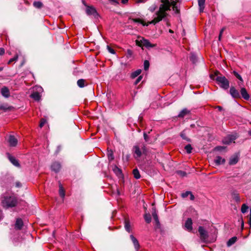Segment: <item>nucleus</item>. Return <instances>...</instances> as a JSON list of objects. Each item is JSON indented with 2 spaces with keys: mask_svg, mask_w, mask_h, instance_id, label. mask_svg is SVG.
<instances>
[{
  "mask_svg": "<svg viewBox=\"0 0 251 251\" xmlns=\"http://www.w3.org/2000/svg\"><path fill=\"white\" fill-rule=\"evenodd\" d=\"M162 3L159 5L158 9L155 11L153 15V19L150 22L146 23L144 20L139 18L133 19V21L135 23H139L143 26H148L150 24H155L164 19L168 15V12L171 10V8L176 13H179V9L177 8V2L178 1H161Z\"/></svg>",
  "mask_w": 251,
  "mask_h": 251,
  "instance_id": "obj_1",
  "label": "nucleus"
},
{
  "mask_svg": "<svg viewBox=\"0 0 251 251\" xmlns=\"http://www.w3.org/2000/svg\"><path fill=\"white\" fill-rule=\"evenodd\" d=\"M18 202L17 198L13 194L6 193L1 197V203L2 206L5 208L15 207Z\"/></svg>",
  "mask_w": 251,
  "mask_h": 251,
  "instance_id": "obj_2",
  "label": "nucleus"
},
{
  "mask_svg": "<svg viewBox=\"0 0 251 251\" xmlns=\"http://www.w3.org/2000/svg\"><path fill=\"white\" fill-rule=\"evenodd\" d=\"M146 147L144 144L135 145L133 148V155L136 159L140 157L142 154L146 153Z\"/></svg>",
  "mask_w": 251,
  "mask_h": 251,
  "instance_id": "obj_3",
  "label": "nucleus"
},
{
  "mask_svg": "<svg viewBox=\"0 0 251 251\" xmlns=\"http://www.w3.org/2000/svg\"><path fill=\"white\" fill-rule=\"evenodd\" d=\"M218 84L220 87L225 90L227 89L229 87V82L227 79L224 76H219L216 78Z\"/></svg>",
  "mask_w": 251,
  "mask_h": 251,
  "instance_id": "obj_4",
  "label": "nucleus"
},
{
  "mask_svg": "<svg viewBox=\"0 0 251 251\" xmlns=\"http://www.w3.org/2000/svg\"><path fill=\"white\" fill-rule=\"evenodd\" d=\"M83 3L86 6L85 11L88 16H93L95 18H97L99 14L96 9L92 6L87 5L85 4V1H82Z\"/></svg>",
  "mask_w": 251,
  "mask_h": 251,
  "instance_id": "obj_5",
  "label": "nucleus"
},
{
  "mask_svg": "<svg viewBox=\"0 0 251 251\" xmlns=\"http://www.w3.org/2000/svg\"><path fill=\"white\" fill-rule=\"evenodd\" d=\"M136 44L140 47L144 46L147 48H153L155 46V45L152 44L150 42L144 38H142L140 40L136 41Z\"/></svg>",
  "mask_w": 251,
  "mask_h": 251,
  "instance_id": "obj_6",
  "label": "nucleus"
},
{
  "mask_svg": "<svg viewBox=\"0 0 251 251\" xmlns=\"http://www.w3.org/2000/svg\"><path fill=\"white\" fill-rule=\"evenodd\" d=\"M237 138L236 134L228 135L225 137L223 140V143L224 144L229 145L232 142H234V141Z\"/></svg>",
  "mask_w": 251,
  "mask_h": 251,
  "instance_id": "obj_7",
  "label": "nucleus"
},
{
  "mask_svg": "<svg viewBox=\"0 0 251 251\" xmlns=\"http://www.w3.org/2000/svg\"><path fill=\"white\" fill-rule=\"evenodd\" d=\"M198 231L200 235L201 239L203 241H205L208 238L207 232L201 226L199 227Z\"/></svg>",
  "mask_w": 251,
  "mask_h": 251,
  "instance_id": "obj_8",
  "label": "nucleus"
},
{
  "mask_svg": "<svg viewBox=\"0 0 251 251\" xmlns=\"http://www.w3.org/2000/svg\"><path fill=\"white\" fill-rule=\"evenodd\" d=\"M7 141L10 147H15L18 143L17 139L14 135H12L9 136Z\"/></svg>",
  "mask_w": 251,
  "mask_h": 251,
  "instance_id": "obj_9",
  "label": "nucleus"
},
{
  "mask_svg": "<svg viewBox=\"0 0 251 251\" xmlns=\"http://www.w3.org/2000/svg\"><path fill=\"white\" fill-rule=\"evenodd\" d=\"M229 93L233 98H240L239 92L234 87H231L230 88Z\"/></svg>",
  "mask_w": 251,
  "mask_h": 251,
  "instance_id": "obj_10",
  "label": "nucleus"
},
{
  "mask_svg": "<svg viewBox=\"0 0 251 251\" xmlns=\"http://www.w3.org/2000/svg\"><path fill=\"white\" fill-rule=\"evenodd\" d=\"M61 164L58 162H53L51 165V169L55 173L58 172L61 169Z\"/></svg>",
  "mask_w": 251,
  "mask_h": 251,
  "instance_id": "obj_11",
  "label": "nucleus"
},
{
  "mask_svg": "<svg viewBox=\"0 0 251 251\" xmlns=\"http://www.w3.org/2000/svg\"><path fill=\"white\" fill-rule=\"evenodd\" d=\"M185 228L189 231L192 230V220L191 218H188L185 223Z\"/></svg>",
  "mask_w": 251,
  "mask_h": 251,
  "instance_id": "obj_12",
  "label": "nucleus"
},
{
  "mask_svg": "<svg viewBox=\"0 0 251 251\" xmlns=\"http://www.w3.org/2000/svg\"><path fill=\"white\" fill-rule=\"evenodd\" d=\"M130 238L134 246L136 251H138L140 248V245L138 240L133 235H130Z\"/></svg>",
  "mask_w": 251,
  "mask_h": 251,
  "instance_id": "obj_13",
  "label": "nucleus"
},
{
  "mask_svg": "<svg viewBox=\"0 0 251 251\" xmlns=\"http://www.w3.org/2000/svg\"><path fill=\"white\" fill-rule=\"evenodd\" d=\"M8 159L12 163L14 166L19 167L20 166V164L19 163L18 160L14 156L8 155Z\"/></svg>",
  "mask_w": 251,
  "mask_h": 251,
  "instance_id": "obj_14",
  "label": "nucleus"
},
{
  "mask_svg": "<svg viewBox=\"0 0 251 251\" xmlns=\"http://www.w3.org/2000/svg\"><path fill=\"white\" fill-rule=\"evenodd\" d=\"M23 226V222L22 220L20 218H18L16 220L15 224V228L16 229L20 230L22 229V227Z\"/></svg>",
  "mask_w": 251,
  "mask_h": 251,
  "instance_id": "obj_15",
  "label": "nucleus"
},
{
  "mask_svg": "<svg viewBox=\"0 0 251 251\" xmlns=\"http://www.w3.org/2000/svg\"><path fill=\"white\" fill-rule=\"evenodd\" d=\"M241 94L242 97L246 100H248L250 98V96L248 93L246 89L245 88H242L241 89Z\"/></svg>",
  "mask_w": 251,
  "mask_h": 251,
  "instance_id": "obj_16",
  "label": "nucleus"
},
{
  "mask_svg": "<svg viewBox=\"0 0 251 251\" xmlns=\"http://www.w3.org/2000/svg\"><path fill=\"white\" fill-rule=\"evenodd\" d=\"M1 95L5 98H8L10 96L9 90L6 87H4L1 88Z\"/></svg>",
  "mask_w": 251,
  "mask_h": 251,
  "instance_id": "obj_17",
  "label": "nucleus"
},
{
  "mask_svg": "<svg viewBox=\"0 0 251 251\" xmlns=\"http://www.w3.org/2000/svg\"><path fill=\"white\" fill-rule=\"evenodd\" d=\"M214 162L216 165H220L225 163V159L222 158L221 156H216V158L214 159Z\"/></svg>",
  "mask_w": 251,
  "mask_h": 251,
  "instance_id": "obj_18",
  "label": "nucleus"
},
{
  "mask_svg": "<svg viewBox=\"0 0 251 251\" xmlns=\"http://www.w3.org/2000/svg\"><path fill=\"white\" fill-rule=\"evenodd\" d=\"M190 111L188 110L186 108H184L183 110H182L178 115V117L179 118H183L186 115L189 114Z\"/></svg>",
  "mask_w": 251,
  "mask_h": 251,
  "instance_id": "obj_19",
  "label": "nucleus"
},
{
  "mask_svg": "<svg viewBox=\"0 0 251 251\" xmlns=\"http://www.w3.org/2000/svg\"><path fill=\"white\" fill-rule=\"evenodd\" d=\"M86 81L84 79H79L77 81V84L80 88H83L85 86Z\"/></svg>",
  "mask_w": 251,
  "mask_h": 251,
  "instance_id": "obj_20",
  "label": "nucleus"
},
{
  "mask_svg": "<svg viewBox=\"0 0 251 251\" xmlns=\"http://www.w3.org/2000/svg\"><path fill=\"white\" fill-rule=\"evenodd\" d=\"M237 238L235 236L232 237L227 242V246L229 247L234 244L237 241Z\"/></svg>",
  "mask_w": 251,
  "mask_h": 251,
  "instance_id": "obj_21",
  "label": "nucleus"
},
{
  "mask_svg": "<svg viewBox=\"0 0 251 251\" xmlns=\"http://www.w3.org/2000/svg\"><path fill=\"white\" fill-rule=\"evenodd\" d=\"M31 97L36 100H39L40 99L41 96L38 92H34L31 95Z\"/></svg>",
  "mask_w": 251,
  "mask_h": 251,
  "instance_id": "obj_22",
  "label": "nucleus"
},
{
  "mask_svg": "<svg viewBox=\"0 0 251 251\" xmlns=\"http://www.w3.org/2000/svg\"><path fill=\"white\" fill-rule=\"evenodd\" d=\"M125 227L128 232H131L130 223L128 220H126L125 222Z\"/></svg>",
  "mask_w": 251,
  "mask_h": 251,
  "instance_id": "obj_23",
  "label": "nucleus"
},
{
  "mask_svg": "<svg viewBox=\"0 0 251 251\" xmlns=\"http://www.w3.org/2000/svg\"><path fill=\"white\" fill-rule=\"evenodd\" d=\"M133 174L134 177L136 179H139L141 177L140 173H139V171L137 169H134L133 170Z\"/></svg>",
  "mask_w": 251,
  "mask_h": 251,
  "instance_id": "obj_24",
  "label": "nucleus"
},
{
  "mask_svg": "<svg viewBox=\"0 0 251 251\" xmlns=\"http://www.w3.org/2000/svg\"><path fill=\"white\" fill-rule=\"evenodd\" d=\"M198 3L200 11L201 12L203 11L204 8L205 1H198Z\"/></svg>",
  "mask_w": 251,
  "mask_h": 251,
  "instance_id": "obj_25",
  "label": "nucleus"
},
{
  "mask_svg": "<svg viewBox=\"0 0 251 251\" xmlns=\"http://www.w3.org/2000/svg\"><path fill=\"white\" fill-rule=\"evenodd\" d=\"M141 73V70L140 69L137 70L136 71L133 72L131 75V77L132 78H134L139 75Z\"/></svg>",
  "mask_w": 251,
  "mask_h": 251,
  "instance_id": "obj_26",
  "label": "nucleus"
},
{
  "mask_svg": "<svg viewBox=\"0 0 251 251\" xmlns=\"http://www.w3.org/2000/svg\"><path fill=\"white\" fill-rule=\"evenodd\" d=\"M33 4L35 7L37 8H40L43 6V3L41 1H34Z\"/></svg>",
  "mask_w": 251,
  "mask_h": 251,
  "instance_id": "obj_27",
  "label": "nucleus"
},
{
  "mask_svg": "<svg viewBox=\"0 0 251 251\" xmlns=\"http://www.w3.org/2000/svg\"><path fill=\"white\" fill-rule=\"evenodd\" d=\"M238 161V159L237 157H233L230 159L229 163L230 165H234L237 163Z\"/></svg>",
  "mask_w": 251,
  "mask_h": 251,
  "instance_id": "obj_28",
  "label": "nucleus"
},
{
  "mask_svg": "<svg viewBox=\"0 0 251 251\" xmlns=\"http://www.w3.org/2000/svg\"><path fill=\"white\" fill-rule=\"evenodd\" d=\"M59 193L60 196L62 198H64V196H65V191H64V190L63 189V188L62 186L61 185V184L59 185Z\"/></svg>",
  "mask_w": 251,
  "mask_h": 251,
  "instance_id": "obj_29",
  "label": "nucleus"
},
{
  "mask_svg": "<svg viewBox=\"0 0 251 251\" xmlns=\"http://www.w3.org/2000/svg\"><path fill=\"white\" fill-rule=\"evenodd\" d=\"M107 156L109 161H112L114 159V157L113 153L111 150L108 151Z\"/></svg>",
  "mask_w": 251,
  "mask_h": 251,
  "instance_id": "obj_30",
  "label": "nucleus"
},
{
  "mask_svg": "<svg viewBox=\"0 0 251 251\" xmlns=\"http://www.w3.org/2000/svg\"><path fill=\"white\" fill-rule=\"evenodd\" d=\"M152 217L154 219V220L155 221L157 224H159V219L157 216V213L156 211L154 210V211L152 213Z\"/></svg>",
  "mask_w": 251,
  "mask_h": 251,
  "instance_id": "obj_31",
  "label": "nucleus"
},
{
  "mask_svg": "<svg viewBox=\"0 0 251 251\" xmlns=\"http://www.w3.org/2000/svg\"><path fill=\"white\" fill-rule=\"evenodd\" d=\"M144 219L147 223H150L151 220V216L150 214H145Z\"/></svg>",
  "mask_w": 251,
  "mask_h": 251,
  "instance_id": "obj_32",
  "label": "nucleus"
},
{
  "mask_svg": "<svg viewBox=\"0 0 251 251\" xmlns=\"http://www.w3.org/2000/svg\"><path fill=\"white\" fill-rule=\"evenodd\" d=\"M185 150L188 153H190L192 152V148L190 144H188L185 147Z\"/></svg>",
  "mask_w": 251,
  "mask_h": 251,
  "instance_id": "obj_33",
  "label": "nucleus"
},
{
  "mask_svg": "<svg viewBox=\"0 0 251 251\" xmlns=\"http://www.w3.org/2000/svg\"><path fill=\"white\" fill-rule=\"evenodd\" d=\"M248 208V206H247L246 204H243L241 206V212L243 213H245L247 211Z\"/></svg>",
  "mask_w": 251,
  "mask_h": 251,
  "instance_id": "obj_34",
  "label": "nucleus"
},
{
  "mask_svg": "<svg viewBox=\"0 0 251 251\" xmlns=\"http://www.w3.org/2000/svg\"><path fill=\"white\" fill-rule=\"evenodd\" d=\"M233 74L241 82H243V80L241 76L236 71H233Z\"/></svg>",
  "mask_w": 251,
  "mask_h": 251,
  "instance_id": "obj_35",
  "label": "nucleus"
},
{
  "mask_svg": "<svg viewBox=\"0 0 251 251\" xmlns=\"http://www.w3.org/2000/svg\"><path fill=\"white\" fill-rule=\"evenodd\" d=\"M180 136L182 137L183 139L187 140V141H190V140L187 137L186 133H185L184 131H183L182 132H181Z\"/></svg>",
  "mask_w": 251,
  "mask_h": 251,
  "instance_id": "obj_36",
  "label": "nucleus"
},
{
  "mask_svg": "<svg viewBox=\"0 0 251 251\" xmlns=\"http://www.w3.org/2000/svg\"><path fill=\"white\" fill-rule=\"evenodd\" d=\"M149 66H150V63H149V61L145 60L144 62V68L145 70L146 71V70H148Z\"/></svg>",
  "mask_w": 251,
  "mask_h": 251,
  "instance_id": "obj_37",
  "label": "nucleus"
},
{
  "mask_svg": "<svg viewBox=\"0 0 251 251\" xmlns=\"http://www.w3.org/2000/svg\"><path fill=\"white\" fill-rule=\"evenodd\" d=\"M113 171L115 172L116 174L117 175H121L122 174V171L120 169L118 168L117 167L115 166L113 169Z\"/></svg>",
  "mask_w": 251,
  "mask_h": 251,
  "instance_id": "obj_38",
  "label": "nucleus"
},
{
  "mask_svg": "<svg viewBox=\"0 0 251 251\" xmlns=\"http://www.w3.org/2000/svg\"><path fill=\"white\" fill-rule=\"evenodd\" d=\"M233 199L235 200L236 201L238 202L240 201V198L238 194H234L233 196Z\"/></svg>",
  "mask_w": 251,
  "mask_h": 251,
  "instance_id": "obj_39",
  "label": "nucleus"
},
{
  "mask_svg": "<svg viewBox=\"0 0 251 251\" xmlns=\"http://www.w3.org/2000/svg\"><path fill=\"white\" fill-rule=\"evenodd\" d=\"M18 55H15L13 58L10 59L8 62V64H10V63H11L12 62H13V61H16L18 59Z\"/></svg>",
  "mask_w": 251,
  "mask_h": 251,
  "instance_id": "obj_40",
  "label": "nucleus"
},
{
  "mask_svg": "<svg viewBox=\"0 0 251 251\" xmlns=\"http://www.w3.org/2000/svg\"><path fill=\"white\" fill-rule=\"evenodd\" d=\"M189 194H190V191H186L181 194V197L183 198H185L189 195Z\"/></svg>",
  "mask_w": 251,
  "mask_h": 251,
  "instance_id": "obj_41",
  "label": "nucleus"
},
{
  "mask_svg": "<svg viewBox=\"0 0 251 251\" xmlns=\"http://www.w3.org/2000/svg\"><path fill=\"white\" fill-rule=\"evenodd\" d=\"M107 49L108 51L110 53H111L112 54H115V51L113 49L111 48L110 46H107Z\"/></svg>",
  "mask_w": 251,
  "mask_h": 251,
  "instance_id": "obj_42",
  "label": "nucleus"
},
{
  "mask_svg": "<svg viewBox=\"0 0 251 251\" xmlns=\"http://www.w3.org/2000/svg\"><path fill=\"white\" fill-rule=\"evenodd\" d=\"M46 122V120L45 119H42L41 120L40 125H39L40 127L41 128H42L44 126V125L45 124Z\"/></svg>",
  "mask_w": 251,
  "mask_h": 251,
  "instance_id": "obj_43",
  "label": "nucleus"
},
{
  "mask_svg": "<svg viewBox=\"0 0 251 251\" xmlns=\"http://www.w3.org/2000/svg\"><path fill=\"white\" fill-rule=\"evenodd\" d=\"M156 6L154 5H153L149 7V10L151 12H153L156 10Z\"/></svg>",
  "mask_w": 251,
  "mask_h": 251,
  "instance_id": "obj_44",
  "label": "nucleus"
},
{
  "mask_svg": "<svg viewBox=\"0 0 251 251\" xmlns=\"http://www.w3.org/2000/svg\"><path fill=\"white\" fill-rule=\"evenodd\" d=\"M177 173L182 176H185L186 175V172L182 171H177Z\"/></svg>",
  "mask_w": 251,
  "mask_h": 251,
  "instance_id": "obj_45",
  "label": "nucleus"
},
{
  "mask_svg": "<svg viewBox=\"0 0 251 251\" xmlns=\"http://www.w3.org/2000/svg\"><path fill=\"white\" fill-rule=\"evenodd\" d=\"M142 76H139L137 79L136 80V81H135V83H134V84L135 85H137L142 79Z\"/></svg>",
  "mask_w": 251,
  "mask_h": 251,
  "instance_id": "obj_46",
  "label": "nucleus"
},
{
  "mask_svg": "<svg viewBox=\"0 0 251 251\" xmlns=\"http://www.w3.org/2000/svg\"><path fill=\"white\" fill-rule=\"evenodd\" d=\"M127 57H130L132 55V51L130 50H127Z\"/></svg>",
  "mask_w": 251,
  "mask_h": 251,
  "instance_id": "obj_47",
  "label": "nucleus"
},
{
  "mask_svg": "<svg viewBox=\"0 0 251 251\" xmlns=\"http://www.w3.org/2000/svg\"><path fill=\"white\" fill-rule=\"evenodd\" d=\"M196 59V56L194 54H192L190 56V60L193 61V62H195V60Z\"/></svg>",
  "mask_w": 251,
  "mask_h": 251,
  "instance_id": "obj_48",
  "label": "nucleus"
},
{
  "mask_svg": "<svg viewBox=\"0 0 251 251\" xmlns=\"http://www.w3.org/2000/svg\"><path fill=\"white\" fill-rule=\"evenodd\" d=\"M190 196V199L191 200V201H193L195 199V197L193 195V194L191 192H190V194H189V195Z\"/></svg>",
  "mask_w": 251,
  "mask_h": 251,
  "instance_id": "obj_49",
  "label": "nucleus"
},
{
  "mask_svg": "<svg viewBox=\"0 0 251 251\" xmlns=\"http://www.w3.org/2000/svg\"><path fill=\"white\" fill-rule=\"evenodd\" d=\"M144 138L146 141H148L149 137L145 132L144 133Z\"/></svg>",
  "mask_w": 251,
  "mask_h": 251,
  "instance_id": "obj_50",
  "label": "nucleus"
},
{
  "mask_svg": "<svg viewBox=\"0 0 251 251\" xmlns=\"http://www.w3.org/2000/svg\"><path fill=\"white\" fill-rule=\"evenodd\" d=\"M5 50L3 48H0V55L4 54Z\"/></svg>",
  "mask_w": 251,
  "mask_h": 251,
  "instance_id": "obj_51",
  "label": "nucleus"
},
{
  "mask_svg": "<svg viewBox=\"0 0 251 251\" xmlns=\"http://www.w3.org/2000/svg\"><path fill=\"white\" fill-rule=\"evenodd\" d=\"M248 223L250 226H251V210H250V214L249 216V220Z\"/></svg>",
  "mask_w": 251,
  "mask_h": 251,
  "instance_id": "obj_52",
  "label": "nucleus"
},
{
  "mask_svg": "<svg viewBox=\"0 0 251 251\" xmlns=\"http://www.w3.org/2000/svg\"><path fill=\"white\" fill-rule=\"evenodd\" d=\"M112 4L116 5L117 4H119L118 1H110Z\"/></svg>",
  "mask_w": 251,
  "mask_h": 251,
  "instance_id": "obj_53",
  "label": "nucleus"
},
{
  "mask_svg": "<svg viewBox=\"0 0 251 251\" xmlns=\"http://www.w3.org/2000/svg\"><path fill=\"white\" fill-rule=\"evenodd\" d=\"M216 108L218 109L219 111H221L223 110V107L221 106H217Z\"/></svg>",
  "mask_w": 251,
  "mask_h": 251,
  "instance_id": "obj_54",
  "label": "nucleus"
},
{
  "mask_svg": "<svg viewBox=\"0 0 251 251\" xmlns=\"http://www.w3.org/2000/svg\"><path fill=\"white\" fill-rule=\"evenodd\" d=\"M226 28L225 27H223L221 30H220V34L221 35H222L223 32L224 31V30H225Z\"/></svg>",
  "mask_w": 251,
  "mask_h": 251,
  "instance_id": "obj_55",
  "label": "nucleus"
},
{
  "mask_svg": "<svg viewBox=\"0 0 251 251\" xmlns=\"http://www.w3.org/2000/svg\"><path fill=\"white\" fill-rule=\"evenodd\" d=\"M128 1H125V0H123V1H121V2L125 4H126L127 3Z\"/></svg>",
  "mask_w": 251,
  "mask_h": 251,
  "instance_id": "obj_56",
  "label": "nucleus"
},
{
  "mask_svg": "<svg viewBox=\"0 0 251 251\" xmlns=\"http://www.w3.org/2000/svg\"><path fill=\"white\" fill-rule=\"evenodd\" d=\"M222 36V35H221L220 34H219V40H220V41L221 40Z\"/></svg>",
  "mask_w": 251,
  "mask_h": 251,
  "instance_id": "obj_57",
  "label": "nucleus"
},
{
  "mask_svg": "<svg viewBox=\"0 0 251 251\" xmlns=\"http://www.w3.org/2000/svg\"><path fill=\"white\" fill-rule=\"evenodd\" d=\"M169 31L170 33H174V31L172 29H169Z\"/></svg>",
  "mask_w": 251,
  "mask_h": 251,
  "instance_id": "obj_58",
  "label": "nucleus"
},
{
  "mask_svg": "<svg viewBox=\"0 0 251 251\" xmlns=\"http://www.w3.org/2000/svg\"><path fill=\"white\" fill-rule=\"evenodd\" d=\"M4 109V107L2 105H0V109Z\"/></svg>",
  "mask_w": 251,
  "mask_h": 251,
  "instance_id": "obj_59",
  "label": "nucleus"
},
{
  "mask_svg": "<svg viewBox=\"0 0 251 251\" xmlns=\"http://www.w3.org/2000/svg\"><path fill=\"white\" fill-rule=\"evenodd\" d=\"M16 185H17V186H18V187L20 186V183H19V182L17 183H16Z\"/></svg>",
  "mask_w": 251,
  "mask_h": 251,
  "instance_id": "obj_60",
  "label": "nucleus"
},
{
  "mask_svg": "<svg viewBox=\"0 0 251 251\" xmlns=\"http://www.w3.org/2000/svg\"><path fill=\"white\" fill-rule=\"evenodd\" d=\"M2 70V68H0V72Z\"/></svg>",
  "mask_w": 251,
  "mask_h": 251,
  "instance_id": "obj_61",
  "label": "nucleus"
},
{
  "mask_svg": "<svg viewBox=\"0 0 251 251\" xmlns=\"http://www.w3.org/2000/svg\"><path fill=\"white\" fill-rule=\"evenodd\" d=\"M249 134H250V135H251V130L250 131H249Z\"/></svg>",
  "mask_w": 251,
  "mask_h": 251,
  "instance_id": "obj_62",
  "label": "nucleus"
},
{
  "mask_svg": "<svg viewBox=\"0 0 251 251\" xmlns=\"http://www.w3.org/2000/svg\"><path fill=\"white\" fill-rule=\"evenodd\" d=\"M25 3L26 4H27V3H28V1H25Z\"/></svg>",
  "mask_w": 251,
  "mask_h": 251,
  "instance_id": "obj_63",
  "label": "nucleus"
}]
</instances>
